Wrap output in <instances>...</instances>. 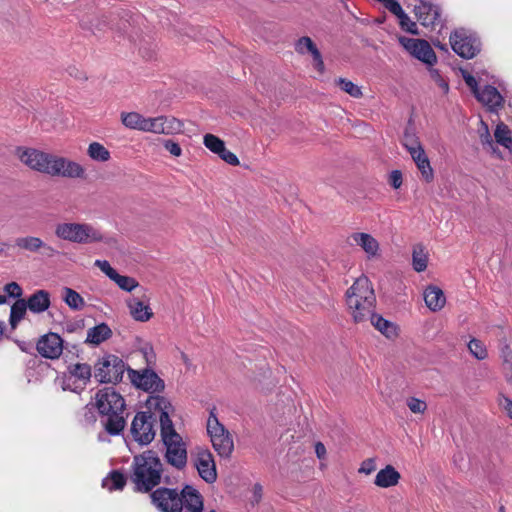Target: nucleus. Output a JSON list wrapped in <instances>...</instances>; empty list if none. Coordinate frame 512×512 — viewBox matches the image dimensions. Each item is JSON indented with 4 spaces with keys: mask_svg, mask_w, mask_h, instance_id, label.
Wrapping results in <instances>:
<instances>
[{
    "mask_svg": "<svg viewBox=\"0 0 512 512\" xmlns=\"http://www.w3.org/2000/svg\"><path fill=\"white\" fill-rule=\"evenodd\" d=\"M91 403L106 417L105 428L110 434H118L124 429L125 400L114 388L105 387L98 390Z\"/></svg>",
    "mask_w": 512,
    "mask_h": 512,
    "instance_id": "1",
    "label": "nucleus"
},
{
    "mask_svg": "<svg viewBox=\"0 0 512 512\" xmlns=\"http://www.w3.org/2000/svg\"><path fill=\"white\" fill-rule=\"evenodd\" d=\"M163 465L155 452L148 450L133 459L131 481L138 492H150L161 482Z\"/></svg>",
    "mask_w": 512,
    "mask_h": 512,
    "instance_id": "2",
    "label": "nucleus"
},
{
    "mask_svg": "<svg viewBox=\"0 0 512 512\" xmlns=\"http://www.w3.org/2000/svg\"><path fill=\"white\" fill-rule=\"evenodd\" d=\"M346 303L355 323L369 319L374 312L376 297L371 282L366 276H360L346 291Z\"/></svg>",
    "mask_w": 512,
    "mask_h": 512,
    "instance_id": "3",
    "label": "nucleus"
},
{
    "mask_svg": "<svg viewBox=\"0 0 512 512\" xmlns=\"http://www.w3.org/2000/svg\"><path fill=\"white\" fill-rule=\"evenodd\" d=\"M55 234L62 240L77 244H93L105 240L101 230L89 223H61L56 226Z\"/></svg>",
    "mask_w": 512,
    "mask_h": 512,
    "instance_id": "4",
    "label": "nucleus"
},
{
    "mask_svg": "<svg viewBox=\"0 0 512 512\" xmlns=\"http://www.w3.org/2000/svg\"><path fill=\"white\" fill-rule=\"evenodd\" d=\"M207 432L218 455L229 458L234 450L233 438L224 425L219 422L214 410L210 412L207 420Z\"/></svg>",
    "mask_w": 512,
    "mask_h": 512,
    "instance_id": "5",
    "label": "nucleus"
},
{
    "mask_svg": "<svg viewBox=\"0 0 512 512\" xmlns=\"http://www.w3.org/2000/svg\"><path fill=\"white\" fill-rule=\"evenodd\" d=\"M161 437L166 446L165 457L167 462L177 469L185 467L187 463V451L181 436L175 431L174 427L161 430Z\"/></svg>",
    "mask_w": 512,
    "mask_h": 512,
    "instance_id": "6",
    "label": "nucleus"
},
{
    "mask_svg": "<svg viewBox=\"0 0 512 512\" xmlns=\"http://www.w3.org/2000/svg\"><path fill=\"white\" fill-rule=\"evenodd\" d=\"M126 370L125 363L115 355L99 359L95 365V378L101 383H118Z\"/></svg>",
    "mask_w": 512,
    "mask_h": 512,
    "instance_id": "7",
    "label": "nucleus"
},
{
    "mask_svg": "<svg viewBox=\"0 0 512 512\" xmlns=\"http://www.w3.org/2000/svg\"><path fill=\"white\" fill-rule=\"evenodd\" d=\"M152 503L161 512H182L180 492L172 488H158L150 494Z\"/></svg>",
    "mask_w": 512,
    "mask_h": 512,
    "instance_id": "8",
    "label": "nucleus"
},
{
    "mask_svg": "<svg viewBox=\"0 0 512 512\" xmlns=\"http://www.w3.org/2000/svg\"><path fill=\"white\" fill-rule=\"evenodd\" d=\"M131 433L134 440L141 445L152 442L156 434L153 415L147 412L137 413L131 424Z\"/></svg>",
    "mask_w": 512,
    "mask_h": 512,
    "instance_id": "9",
    "label": "nucleus"
},
{
    "mask_svg": "<svg viewBox=\"0 0 512 512\" xmlns=\"http://www.w3.org/2000/svg\"><path fill=\"white\" fill-rule=\"evenodd\" d=\"M399 43L413 57L427 65H433L437 61V56L430 44L423 39L399 37Z\"/></svg>",
    "mask_w": 512,
    "mask_h": 512,
    "instance_id": "10",
    "label": "nucleus"
},
{
    "mask_svg": "<svg viewBox=\"0 0 512 512\" xmlns=\"http://www.w3.org/2000/svg\"><path fill=\"white\" fill-rule=\"evenodd\" d=\"M450 44L455 53L466 59L473 58L480 50L477 39L464 29L455 30L451 34Z\"/></svg>",
    "mask_w": 512,
    "mask_h": 512,
    "instance_id": "11",
    "label": "nucleus"
},
{
    "mask_svg": "<svg viewBox=\"0 0 512 512\" xmlns=\"http://www.w3.org/2000/svg\"><path fill=\"white\" fill-rule=\"evenodd\" d=\"M192 461L199 476L207 483L217 479L216 464L212 453L205 448L198 447L192 454Z\"/></svg>",
    "mask_w": 512,
    "mask_h": 512,
    "instance_id": "12",
    "label": "nucleus"
},
{
    "mask_svg": "<svg viewBox=\"0 0 512 512\" xmlns=\"http://www.w3.org/2000/svg\"><path fill=\"white\" fill-rule=\"evenodd\" d=\"M131 382L137 387L149 393L161 392L165 388L164 381L150 369L143 371L128 370Z\"/></svg>",
    "mask_w": 512,
    "mask_h": 512,
    "instance_id": "13",
    "label": "nucleus"
},
{
    "mask_svg": "<svg viewBox=\"0 0 512 512\" xmlns=\"http://www.w3.org/2000/svg\"><path fill=\"white\" fill-rule=\"evenodd\" d=\"M183 124L172 116L147 117L143 132L172 135L182 131Z\"/></svg>",
    "mask_w": 512,
    "mask_h": 512,
    "instance_id": "14",
    "label": "nucleus"
},
{
    "mask_svg": "<svg viewBox=\"0 0 512 512\" xmlns=\"http://www.w3.org/2000/svg\"><path fill=\"white\" fill-rule=\"evenodd\" d=\"M146 406L149 409V414H158L161 430H167L168 428L174 427L170 419V415L173 414L174 408L165 397L160 395H151L146 401Z\"/></svg>",
    "mask_w": 512,
    "mask_h": 512,
    "instance_id": "15",
    "label": "nucleus"
},
{
    "mask_svg": "<svg viewBox=\"0 0 512 512\" xmlns=\"http://www.w3.org/2000/svg\"><path fill=\"white\" fill-rule=\"evenodd\" d=\"M142 290L143 293L140 296H130L125 300V303L133 320L148 322L154 316V313L149 304L150 299L145 293L146 290Z\"/></svg>",
    "mask_w": 512,
    "mask_h": 512,
    "instance_id": "16",
    "label": "nucleus"
},
{
    "mask_svg": "<svg viewBox=\"0 0 512 512\" xmlns=\"http://www.w3.org/2000/svg\"><path fill=\"white\" fill-rule=\"evenodd\" d=\"M94 265L98 267L111 281H113L120 289L131 292L137 289L139 282L130 276L120 275L107 260H96Z\"/></svg>",
    "mask_w": 512,
    "mask_h": 512,
    "instance_id": "17",
    "label": "nucleus"
},
{
    "mask_svg": "<svg viewBox=\"0 0 512 512\" xmlns=\"http://www.w3.org/2000/svg\"><path fill=\"white\" fill-rule=\"evenodd\" d=\"M36 348L44 358L58 359L63 351V340L58 334L50 332L38 340Z\"/></svg>",
    "mask_w": 512,
    "mask_h": 512,
    "instance_id": "18",
    "label": "nucleus"
},
{
    "mask_svg": "<svg viewBox=\"0 0 512 512\" xmlns=\"http://www.w3.org/2000/svg\"><path fill=\"white\" fill-rule=\"evenodd\" d=\"M203 143L207 149L212 153L217 154L226 163L237 166L239 165L238 157L231 151L227 150L225 143L219 137L213 134H205L203 137Z\"/></svg>",
    "mask_w": 512,
    "mask_h": 512,
    "instance_id": "19",
    "label": "nucleus"
},
{
    "mask_svg": "<svg viewBox=\"0 0 512 512\" xmlns=\"http://www.w3.org/2000/svg\"><path fill=\"white\" fill-rule=\"evenodd\" d=\"M295 51L298 54H310L313 58L314 68L321 74L324 72L325 66L322 55L313 40L308 36L299 38L295 43Z\"/></svg>",
    "mask_w": 512,
    "mask_h": 512,
    "instance_id": "20",
    "label": "nucleus"
},
{
    "mask_svg": "<svg viewBox=\"0 0 512 512\" xmlns=\"http://www.w3.org/2000/svg\"><path fill=\"white\" fill-rule=\"evenodd\" d=\"M92 376L91 366L86 363H77L70 365L68 367V377L67 380L70 381L74 379V383L77 385L74 388L70 387V384L67 383L63 386V389H71L75 391L77 388L82 389L87 383L90 381Z\"/></svg>",
    "mask_w": 512,
    "mask_h": 512,
    "instance_id": "21",
    "label": "nucleus"
},
{
    "mask_svg": "<svg viewBox=\"0 0 512 512\" xmlns=\"http://www.w3.org/2000/svg\"><path fill=\"white\" fill-rule=\"evenodd\" d=\"M55 176L63 178H84L85 168L78 162L69 158L58 156Z\"/></svg>",
    "mask_w": 512,
    "mask_h": 512,
    "instance_id": "22",
    "label": "nucleus"
},
{
    "mask_svg": "<svg viewBox=\"0 0 512 512\" xmlns=\"http://www.w3.org/2000/svg\"><path fill=\"white\" fill-rule=\"evenodd\" d=\"M414 13L418 21L425 27H434L440 17L439 8L437 6L422 0L419 4L415 5Z\"/></svg>",
    "mask_w": 512,
    "mask_h": 512,
    "instance_id": "23",
    "label": "nucleus"
},
{
    "mask_svg": "<svg viewBox=\"0 0 512 512\" xmlns=\"http://www.w3.org/2000/svg\"><path fill=\"white\" fill-rule=\"evenodd\" d=\"M183 509L187 512H202L204 508L203 498L194 487L186 485L180 492Z\"/></svg>",
    "mask_w": 512,
    "mask_h": 512,
    "instance_id": "24",
    "label": "nucleus"
},
{
    "mask_svg": "<svg viewBox=\"0 0 512 512\" xmlns=\"http://www.w3.org/2000/svg\"><path fill=\"white\" fill-rule=\"evenodd\" d=\"M400 479L401 474L394 466L388 464L377 472L374 479V485L382 489H387L397 486Z\"/></svg>",
    "mask_w": 512,
    "mask_h": 512,
    "instance_id": "25",
    "label": "nucleus"
},
{
    "mask_svg": "<svg viewBox=\"0 0 512 512\" xmlns=\"http://www.w3.org/2000/svg\"><path fill=\"white\" fill-rule=\"evenodd\" d=\"M58 155L34 150V170L55 176Z\"/></svg>",
    "mask_w": 512,
    "mask_h": 512,
    "instance_id": "26",
    "label": "nucleus"
},
{
    "mask_svg": "<svg viewBox=\"0 0 512 512\" xmlns=\"http://www.w3.org/2000/svg\"><path fill=\"white\" fill-rule=\"evenodd\" d=\"M475 97L483 105L487 106L491 110H495L502 106L503 98L498 90L490 85L485 86L483 89H479Z\"/></svg>",
    "mask_w": 512,
    "mask_h": 512,
    "instance_id": "27",
    "label": "nucleus"
},
{
    "mask_svg": "<svg viewBox=\"0 0 512 512\" xmlns=\"http://www.w3.org/2000/svg\"><path fill=\"white\" fill-rule=\"evenodd\" d=\"M351 239L357 246L367 254L369 258L376 257L379 253V242L368 233L356 232L351 235Z\"/></svg>",
    "mask_w": 512,
    "mask_h": 512,
    "instance_id": "28",
    "label": "nucleus"
},
{
    "mask_svg": "<svg viewBox=\"0 0 512 512\" xmlns=\"http://www.w3.org/2000/svg\"><path fill=\"white\" fill-rule=\"evenodd\" d=\"M423 297L426 306L432 312L440 311L446 304L444 292L441 288L434 285H430L424 290Z\"/></svg>",
    "mask_w": 512,
    "mask_h": 512,
    "instance_id": "29",
    "label": "nucleus"
},
{
    "mask_svg": "<svg viewBox=\"0 0 512 512\" xmlns=\"http://www.w3.org/2000/svg\"><path fill=\"white\" fill-rule=\"evenodd\" d=\"M112 336V330L106 323H100L87 330L85 343L98 346Z\"/></svg>",
    "mask_w": 512,
    "mask_h": 512,
    "instance_id": "30",
    "label": "nucleus"
},
{
    "mask_svg": "<svg viewBox=\"0 0 512 512\" xmlns=\"http://www.w3.org/2000/svg\"><path fill=\"white\" fill-rule=\"evenodd\" d=\"M410 156L420 171L422 178L428 183L431 182L434 179V171L424 148L417 150L415 154H410Z\"/></svg>",
    "mask_w": 512,
    "mask_h": 512,
    "instance_id": "31",
    "label": "nucleus"
},
{
    "mask_svg": "<svg viewBox=\"0 0 512 512\" xmlns=\"http://www.w3.org/2000/svg\"><path fill=\"white\" fill-rule=\"evenodd\" d=\"M369 318L372 325L388 339H395L398 336V329L394 323L387 321L379 315H375L374 312Z\"/></svg>",
    "mask_w": 512,
    "mask_h": 512,
    "instance_id": "32",
    "label": "nucleus"
},
{
    "mask_svg": "<svg viewBox=\"0 0 512 512\" xmlns=\"http://www.w3.org/2000/svg\"><path fill=\"white\" fill-rule=\"evenodd\" d=\"M27 308L32 309V296L27 301L19 299L12 305L9 319L12 329H15L18 322L24 318Z\"/></svg>",
    "mask_w": 512,
    "mask_h": 512,
    "instance_id": "33",
    "label": "nucleus"
},
{
    "mask_svg": "<svg viewBox=\"0 0 512 512\" xmlns=\"http://www.w3.org/2000/svg\"><path fill=\"white\" fill-rule=\"evenodd\" d=\"M121 123L129 129L144 130L147 117L138 112H122L120 115Z\"/></svg>",
    "mask_w": 512,
    "mask_h": 512,
    "instance_id": "34",
    "label": "nucleus"
},
{
    "mask_svg": "<svg viewBox=\"0 0 512 512\" xmlns=\"http://www.w3.org/2000/svg\"><path fill=\"white\" fill-rule=\"evenodd\" d=\"M126 476L120 471L110 472L102 481V486L109 491L122 490L126 485Z\"/></svg>",
    "mask_w": 512,
    "mask_h": 512,
    "instance_id": "35",
    "label": "nucleus"
},
{
    "mask_svg": "<svg viewBox=\"0 0 512 512\" xmlns=\"http://www.w3.org/2000/svg\"><path fill=\"white\" fill-rule=\"evenodd\" d=\"M63 300L72 310H82L85 307V300L75 290L65 287L63 289Z\"/></svg>",
    "mask_w": 512,
    "mask_h": 512,
    "instance_id": "36",
    "label": "nucleus"
},
{
    "mask_svg": "<svg viewBox=\"0 0 512 512\" xmlns=\"http://www.w3.org/2000/svg\"><path fill=\"white\" fill-rule=\"evenodd\" d=\"M88 156L97 162H107L111 158L109 150L99 142H92L87 149Z\"/></svg>",
    "mask_w": 512,
    "mask_h": 512,
    "instance_id": "37",
    "label": "nucleus"
},
{
    "mask_svg": "<svg viewBox=\"0 0 512 512\" xmlns=\"http://www.w3.org/2000/svg\"><path fill=\"white\" fill-rule=\"evenodd\" d=\"M412 262L413 268L417 272H422L427 268L428 256L423 245L417 244L413 247Z\"/></svg>",
    "mask_w": 512,
    "mask_h": 512,
    "instance_id": "38",
    "label": "nucleus"
},
{
    "mask_svg": "<svg viewBox=\"0 0 512 512\" xmlns=\"http://www.w3.org/2000/svg\"><path fill=\"white\" fill-rule=\"evenodd\" d=\"M494 136L497 143L501 144L507 149H512L511 131L507 125L503 123L498 124L495 129Z\"/></svg>",
    "mask_w": 512,
    "mask_h": 512,
    "instance_id": "39",
    "label": "nucleus"
},
{
    "mask_svg": "<svg viewBox=\"0 0 512 512\" xmlns=\"http://www.w3.org/2000/svg\"><path fill=\"white\" fill-rule=\"evenodd\" d=\"M82 26L91 30L94 34H98L105 32L109 28L110 22L107 16L102 15L93 17L88 25L83 23Z\"/></svg>",
    "mask_w": 512,
    "mask_h": 512,
    "instance_id": "40",
    "label": "nucleus"
},
{
    "mask_svg": "<svg viewBox=\"0 0 512 512\" xmlns=\"http://www.w3.org/2000/svg\"><path fill=\"white\" fill-rule=\"evenodd\" d=\"M402 145L407 149L409 154H415L417 150L423 148L419 138L413 131L409 129H406L404 133Z\"/></svg>",
    "mask_w": 512,
    "mask_h": 512,
    "instance_id": "41",
    "label": "nucleus"
},
{
    "mask_svg": "<svg viewBox=\"0 0 512 512\" xmlns=\"http://www.w3.org/2000/svg\"><path fill=\"white\" fill-rule=\"evenodd\" d=\"M468 349L477 360H485L488 357L487 347L479 339L472 338L468 343Z\"/></svg>",
    "mask_w": 512,
    "mask_h": 512,
    "instance_id": "42",
    "label": "nucleus"
},
{
    "mask_svg": "<svg viewBox=\"0 0 512 512\" xmlns=\"http://www.w3.org/2000/svg\"><path fill=\"white\" fill-rule=\"evenodd\" d=\"M336 85L345 93L351 97L360 98L362 97V90L359 86L354 84L352 81L346 78H338L335 80Z\"/></svg>",
    "mask_w": 512,
    "mask_h": 512,
    "instance_id": "43",
    "label": "nucleus"
},
{
    "mask_svg": "<svg viewBox=\"0 0 512 512\" xmlns=\"http://www.w3.org/2000/svg\"><path fill=\"white\" fill-rule=\"evenodd\" d=\"M50 306V295L45 290H39L34 293V313H40L47 310Z\"/></svg>",
    "mask_w": 512,
    "mask_h": 512,
    "instance_id": "44",
    "label": "nucleus"
},
{
    "mask_svg": "<svg viewBox=\"0 0 512 512\" xmlns=\"http://www.w3.org/2000/svg\"><path fill=\"white\" fill-rule=\"evenodd\" d=\"M503 369L506 381L512 385V353L508 347L503 351Z\"/></svg>",
    "mask_w": 512,
    "mask_h": 512,
    "instance_id": "45",
    "label": "nucleus"
},
{
    "mask_svg": "<svg viewBox=\"0 0 512 512\" xmlns=\"http://www.w3.org/2000/svg\"><path fill=\"white\" fill-rule=\"evenodd\" d=\"M406 405L410 411L415 414H423L427 409L426 402L415 397H409L406 400Z\"/></svg>",
    "mask_w": 512,
    "mask_h": 512,
    "instance_id": "46",
    "label": "nucleus"
},
{
    "mask_svg": "<svg viewBox=\"0 0 512 512\" xmlns=\"http://www.w3.org/2000/svg\"><path fill=\"white\" fill-rule=\"evenodd\" d=\"M401 28L411 34L418 35V29L415 22H413L409 16L404 12L398 17Z\"/></svg>",
    "mask_w": 512,
    "mask_h": 512,
    "instance_id": "47",
    "label": "nucleus"
},
{
    "mask_svg": "<svg viewBox=\"0 0 512 512\" xmlns=\"http://www.w3.org/2000/svg\"><path fill=\"white\" fill-rule=\"evenodd\" d=\"M35 251L45 257H52L55 253V250L51 246L45 244L39 238L34 237V252Z\"/></svg>",
    "mask_w": 512,
    "mask_h": 512,
    "instance_id": "48",
    "label": "nucleus"
},
{
    "mask_svg": "<svg viewBox=\"0 0 512 512\" xmlns=\"http://www.w3.org/2000/svg\"><path fill=\"white\" fill-rule=\"evenodd\" d=\"M4 296L7 298H18L22 295V289L16 282H10L4 286Z\"/></svg>",
    "mask_w": 512,
    "mask_h": 512,
    "instance_id": "49",
    "label": "nucleus"
},
{
    "mask_svg": "<svg viewBox=\"0 0 512 512\" xmlns=\"http://www.w3.org/2000/svg\"><path fill=\"white\" fill-rule=\"evenodd\" d=\"M376 470V460L375 458H367L363 460L358 469V473L364 475H370Z\"/></svg>",
    "mask_w": 512,
    "mask_h": 512,
    "instance_id": "50",
    "label": "nucleus"
},
{
    "mask_svg": "<svg viewBox=\"0 0 512 512\" xmlns=\"http://www.w3.org/2000/svg\"><path fill=\"white\" fill-rule=\"evenodd\" d=\"M164 148L173 156L180 157L182 154V149L178 143L173 140L167 139L163 141Z\"/></svg>",
    "mask_w": 512,
    "mask_h": 512,
    "instance_id": "51",
    "label": "nucleus"
},
{
    "mask_svg": "<svg viewBox=\"0 0 512 512\" xmlns=\"http://www.w3.org/2000/svg\"><path fill=\"white\" fill-rule=\"evenodd\" d=\"M16 154L21 162L30 166L32 163V153L28 148L19 147L16 150Z\"/></svg>",
    "mask_w": 512,
    "mask_h": 512,
    "instance_id": "52",
    "label": "nucleus"
},
{
    "mask_svg": "<svg viewBox=\"0 0 512 512\" xmlns=\"http://www.w3.org/2000/svg\"><path fill=\"white\" fill-rule=\"evenodd\" d=\"M463 79L465 80V83L469 86V88L472 90L473 94L475 95L476 92L479 90L477 86V81L469 72L462 71Z\"/></svg>",
    "mask_w": 512,
    "mask_h": 512,
    "instance_id": "53",
    "label": "nucleus"
},
{
    "mask_svg": "<svg viewBox=\"0 0 512 512\" xmlns=\"http://www.w3.org/2000/svg\"><path fill=\"white\" fill-rule=\"evenodd\" d=\"M389 183L395 189L400 188L402 185V173L399 170L392 171L389 176Z\"/></svg>",
    "mask_w": 512,
    "mask_h": 512,
    "instance_id": "54",
    "label": "nucleus"
},
{
    "mask_svg": "<svg viewBox=\"0 0 512 512\" xmlns=\"http://www.w3.org/2000/svg\"><path fill=\"white\" fill-rule=\"evenodd\" d=\"M500 407L506 412L509 418L512 419V400L506 396L499 399Z\"/></svg>",
    "mask_w": 512,
    "mask_h": 512,
    "instance_id": "55",
    "label": "nucleus"
},
{
    "mask_svg": "<svg viewBox=\"0 0 512 512\" xmlns=\"http://www.w3.org/2000/svg\"><path fill=\"white\" fill-rule=\"evenodd\" d=\"M315 453L316 456L321 460L326 458L327 451L325 445L322 442L315 443Z\"/></svg>",
    "mask_w": 512,
    "mask_h": 512,
    "instance_id": "56",
    "label": "nucleus"
},
{
    "mask_svg": "<svg viewBox=\"0 0 512 512\" xmlns=\"http://www.w3.org/2000/svg\"><path fill=\"white\" fill-rule=\"evenodd\" d=\"M481 142H482V144L488 145L489 147L493 146V142H492L490 133L487 128H486L485 134L481 135Z\"/></svg>",
    "mask_w": 512,
    "mask_h": 512,
    "instance_id": "57",
    "label": "nucleus"
},
{
    "mask_svg": "<svg viewBox=\"0 0 512 512\" xmlns=\"http://www.w3.org/2000/svg\"><path fill=\"white\" fill-rule=\"evenodd\" d=\"M31 244L30 238H20L17 240V245L23 248H29Z\"/></svg>",
    "mask_w": 512,
    "mask_h": 512,
    "instance_id": "58",
    "label": "nucleus"
},
{
    "mask_svg": "<svg viewBox=\"0 0 512 512\" xmlns=\"http://www.w3.org/2000/svg\"><path fill=\"white\" fill-rule=\"evenodd\" d=\"M18 346L19 348L24 351V352H27L29 353L30 352V344L29 343H25V342H18Z\"/></svg>",
    "mask_w": 512,
    "mask_h": 512,
    "instance_id": "59",
    "label": "nucleus"
},
{
    "mask_svg": "<svg viewBox=\"0 0 512 512\" xmlns=\"http://www.w3.org/2000/svg\"><path fill=\"white\" fill-rule=\"evenodd\" d=\"M7 250V245L4 243H0V254L5 253Z\"/></svg>",
    "mask_w": 512,
    "mask_h": 512,
    "instance_id": "60",
    "label": "nucleus"
},
{
    "mask_svg": "<svg viewBox=\"0 0 512 512\" xmlns=\"http://www.w3.org/2000/svg\"><path fill=\"white\" fill-rule=\"evenodd\" d=\"M6 303V296L0 295V304Z\"/></svg>",
    "mask_w": 512,
    "mask_h": 512,
    "instance_id": "61",
    "label": "nucleus"
},
{
    "mask_svg": "<svg viewBox=\"0 0 512 512\" xmlns=\"http://www.w3.org/2000/svg\"><path fill=\"white\" fill-rule=\"evenodd\" d=\"M3 331H4L3 323L0 322V336L3 334Z\"/></svg>",
    "mask_w": 512,
    "mask_h": 512,
    "instance_id": "62",
    "label": "nucleus"
},
{
    "mask_svg": "<svg viewBox=\"0 0 512 512\" xmlns=\"http://www.w3.org/2000/svg\"><path fill=\"white\" fill-rule=\"evenodd\" d=\"M437 47H439L440 49H444L443 46L439 45V44H435Z\"/></svg>",
    "mask_w": 512,
    "mask_h": 512,
    "instance_id": "63",
    "label": "nucleus"
},
{
    "mask_svg": "<svg viewBox=\"0 0 512 512\" xmlns=\"http://www.w3.org/2000/svg\"><path fill=\"white\" fill-rule=\"evenodd\" d=\"M209 512H215V511H214V510H211V511H209Z\"/></svg>",
    "mask_w": 512,
    "mask_h": 512,
    "instance_id": "64",
    "label": "nucleus"
}]
</instances>
